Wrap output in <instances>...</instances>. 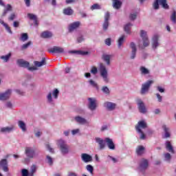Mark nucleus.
Instances as JSON below:
<instances>
[{"mask_svg":"<svg viewBox=\"0 0 176 176\" xmlns=\"http://www.w3.org/2000/svg\"><path fill=\"white\" fill-rule=\"evenodd\" d=\"M146 127H147L146 122H145V121L144 120L140 121L138 122V124L135 126V129L138 133H140V134H141L140 140H145L146 138L145 133H144V132L142 131V130H141V129H146Z\"/></svg>","mask_w":176,"mask_h":176,"instance_id":"f257e3e1","label":"nucleus"},{"mask_svg":"<svg viewBox=\"0 0 176 176\" xmlns=\"http://www.w3.org/2000/svg\"><path fill=\"white\" fill-rule=\"evenodd\" d=\"M25 153L30 159L38 157L39 155V152H36V151H35V149L32 147H26L25 149Z\"/></svg>","mask_w":176,"mask_h":176,"instance_id":"f03ea898","label":"nucleus"},{"mask_svg":"<svg viewBox=\"0 0 176 176\" xmlns=\"http://www.w3.org/2000/svg\"><path fill=\"white\" fill-rule=\"evenodd\" d=\"M100 76H102L104 82L105 83H108L109 82V78H108V70H107V67L102 63L100 65Z\"/></svg>","mask_w":176,"mask_h":176,"instance_id":"7ed1b4c3","label":"nucleus"},{"mask_svg":"<svg viewBox=\"0 0 176 176\" xmlns=\"http://www.w3.org/2000/svg\"><path fill=\"white\" fill-rule=\"evenodd\" d=\"M58 145L60 148V151L63 155H67L69 152V146L67 144V142L63 140H60L58 142Z\"/></svg>","mask_w":176,"mask_h":176,"instance_id":"20e7f679","label":"nucleus"},{"mask_svg":"<svg viewBox=\"0 0 176 176\" xmlns=\"http://www.w3.org/2000/svg\"><path fill=\"white\" fill-rule=\"evenodd\" d=\"M19 67H23V68H28L29 71H35L37 69L35 67H30V63L24 60L23 59H18L16 61Z\"/></svg>","mask_w":176,"mask_h":176,"instance_id":"39448f33","label":"nucleus"},{"mask_svg":"<svg viewBox=\"0 0 176 176\" xmlns=\"http://www.w3.org/2000/svg\"><path fill=\"white\" fill-rule=\"evenodd\" d=\"M159 3L160 5H162L164 9H168V4H167V0H155L153 5V8L155 10L159 9Z\"/></svg>","mask_w":176,"mask_h":176,"instance_id":"423d86ee","label":"nucleus"},{"mask_svg":"<svg viewBox=\"0 0 176 176\" xmlns=\"http://www.w3.org/2000/svg\"><path fill=\"white\" fill-rule=\"evenodd\" d=\"M140 36L143 41L144 47H146L149 46V40L148 39V36L146 34V32H145L144 30H141Z\"/></svg>","mask_w":176,"mask_h":176,"instance_id":"0eeeda50","label":"nucleus"},{"mask_svg":"<svg viewBox=\"0 0 176 176\" xmlns=\"http://www.w3.org/2000/svg\"><path fill=\"white\" fill-rule=\"evenodd\" d=\"M12 96V89H8L4 93H0V100L5 101L9 100Z\"/></svg>","mask_w":176,"mask_h":176,"instance_id":"6e6552de","label":"nucleus"},{"mask_svg":"<svg viewBox=\"0 0 176 176\" xmlns=\"http://www.w3.org/2000/svg\"><path fill=\"white\" fill-rule=\"evenodd\" d=\"M137 104L138 107L139 111L140 113H146V107H145V104L141 99H138L137 100Z\"/></svg>","mask_w":176,"mask_h":176,"instance_id":"1a4fd4ad","label":"nucleus"},{"mask_svg":"<svg viewBox=\"0 0 176 176\" xmlns=\"http://www.w3.org/2000/svg\"><path fill=\"white\" fill-rule=\"evenodd\" d=\"M88 100H89L88 108L91 111L96 110V108H97V100H96V98H88Z\"/></svg>","mask_w":176,"mask_h":176,"instance_id":"9d476101","label":"nucleus"},{"mask_svg":"<svg viewBox=\"0 0 176 176\" xmlns=\"http://www.w3.org/2000/svg\"><path fill=\"white\" fill-rule=\"evenodd\" d=\"M153 83V80H148L146 83L143 84L142 86V94H145L148 90H149V87H151V85Z\"/></svg>","mask_w":176,"mask_h":176,"instance_id":"9b49d317","label":"nucleus"},{"mask_svg":"<svg viewBox=\"0 0 176 176\" xmlns=\"http://www.w3.org/2000/svg\"><path fill=\"white\" fill-rule=\"evenodd\" d=\"M109 17H111L109 12H106L104 15V22L103 23V30H104V31H107L108 27H109Z\"/></svg>","mask_w":176,"mask_h":176,"instance_id":"f8f14e48","label":"nucleus"},{"mask_svg":"<svg viewBox=\"0 0 176 176\" xmlns=\"http://www.w3.org/2000/svg\"><path fill=\"white\" fill-rule=\"evenodd\" d=\"M148 166H149V162L147 161V160L142 159L140 164V171H145V170L148 168Z\"/></svg>","mask_w":176,"mask_h":176,"instance_id":"ddd939ff","label":"nucleus"},{"mask_svg":"<svg viewBox=\"0 0 176 176\" xmlns=\"http://www.w3.org/2000/svg\"><path fill=\"white\" fill-rule=\"evenodd\" d=\"M130 47H131V49H132L130 58H131V60H134V58H135V56L137 54V47H135V43H134L133 42L131 43Z\"/></svg>","mask_w":176,"mask_h":176,"instance_id":"4468645a","label":"nucleus"},{"mask_svg":"<svg viewBox=\"0 0 176 176\" xmlns=\"http://www.w3.org/2000/svg\"><path fill=\"white\" fill-rule=\"evenodd\" d=\"M80 26V21L74 22V23H71L70 25H69V32H73V31H75V30H76V28H79Z\"/></svg>","mask_w":176,"mask_h":176,"instance_id":"2eb2a0df","label":"nucleus"},{"mask_svg":"<svg viewBox=\"0 0 176 176\" xmlns=\"http://www.w3.org/2000/svg\"><path fill=\"white\" fill-rule=\"evenodd\" d=\"M104 142H106L109 149L115 150V144L113 143V141L112 139L109 138H104Z\"/></svg>","mask_w":176,"mask_h":176,"instance_id":"dca6fc26","label":"nucleus"},{"mask_svg":"<svg viewBox=\"0 0 176 176\" xmlns=\"http://www.w3.org/2000/svg\"><path fill=\"white\" fill-rule=\"evenodd\" d=\"M0 166L2 167V169L5 173L9 171V168L8 167V160L6 159L1 160L0 161Z\"/></svg>","mask_w":176,"mask_h":176,"instance_id":"f3484780","label":"nucleus"},{"mask_svg":"<svg viewBox=\"0 0 176 176\" xmlns=\"http://www.w3.org/2000/svg\"><path fill=\"white\" fill-rule=\"evenodd\" d=\"M48 52L50 53H63L64 52V48L60 47L55 46V47L48 50Z\"/></svg>","mask_w":176,"mask_h":176,"instance_id":"a211bd4d","label":"nucleus"},{"mask_svg":"<svg viewBox=\"0 0 176 176\" xmlns=\"http://www.w3.org/2000/svg\"><path fill=\"white\" fill-rule=\"evenodd\" d=\"M102 58L104 63H106L107 65H111V58H112V55L104 54L102 56Z\"/></svg>","mask_w":176,"mask_h":176,"instance_id":"6ab92c4d","label":"nucleus"},{"mask_svg":"<svg viewBox=\"0 0 176 176\" xmlns=\"http://www.w3.org/2000/svg\"><path fill=\"white\" fill-rule=\"evenodd\" d=\"M81 159L85 163H89V162H92L93 160V157H91L90 155L87 153H82L81 155Z\"/></svg>","mask_w":176,"mask_h":176,"instance_id":"aec40b11","label":"nucleus"},{"mask_svg":"<svg viewBox=\"0 0 176 176\" xmlns=\"http://www.w3.org/2000/svg\"><path fill=\"white\" fill-rule=\"evenodd\" d=\"M105 108H107L109 111H113L116 108V104L110 102H106L104 104Z\"/></svg>","mask_w":176,"mask_h":176,"instance_id":"412c9836","label":"nucleus"},{"mask_svg":"<svg viewBox=\"0 0 176 176\" xmlns=\"http://www.w3.org/2000/svg\"><path fill=\"white\" fill-rule=\"evenodd\" d=\"M157 47H159V36L155 34L153 37V49H156Z\"/></svg>","mask_w":176,"mask_h":176,"instance_id":"4be33fe9","label":"nucleus"},{"mask_svg":"<svg viewBox=\"0 0 176 176\" xmlns=\"http://www.w3.org/2000/svg\"><path fill=\"white\" fill-rule=\"evenodd\" d=\"M96 141L99 144L100 149H104L105 148V139L102 140L100 138H96Z\"/></svg>","mask_w":176,"mask_h":176,"instance_id":"5701e85b","label":"nucleus"},{"mask_svg":"<svg viewBox=\"0 0 176 176\" xmlns=\"http://www.w3.org/2000/svg\"><path fill=\"white\" fill-rule=\"evenodd\" d=\"M74 119L79 124H87V120L80 116L75 117Z\"/></svg>","mask_w":176,"mask_h":176,"instance_id":"b1692460","label":"nucleus"},{"mask_svg":"<svg viewBox=\"0 0 176 176\" xmlns=\"http://www.w3.org/2000/svg\"><path fill=\"white\" fill-rule=\"evenodd\" d=\"M122 3L120 0H113V7L114 9L119 10L122 8Z\"/></svg>","mask_w":176,"mask_h":176,"instance_id":"393cba45","label":"nucleus"},{"mask_svg":"<svg viewBox=\"0 0 176 176\" xmlns=\"http://www.w3.org/2000/svg\"><path fill=\"white\" fill-rule=\"evenodd\" d=\"M14 129V126L1 128V133H11Z\"/></svg>","mask_w":176,"mask_h":176,"instance_id":"a878e982","label":"nucleus"},{"mask_svg":"<svg viewBox=\"0 0 176 176\" xmlns=\"http://www.w3.org/2000/svg\"><path fill=\"white\" fill-rule=\"evenodd\" d=\"M136 153L138 155V156L144 155V153H145V147L143 146H138L136 148Z\"/></svg>","mask_w":176,"mask_h":176,"instance_id":"bb28decb","label":"nucleus"},{"mask_svg":"<svg viewBox=\"0 0 176 176\" xmlns=\"http://www.w3.org/2000/svg\"><path fill=\"white\" fill-rule=\"evenodd\" d=\"M166 148L168 152L174 153V148L173 147V145H171V142L170 141L166 142Z\"/></svg>","mask_w":176,"mask_h":176,"instance_id":"cd10ccee","label":"nucleus"},{"mask_svg":"<svg viewBox=\"0 0 176 176\" xmlns=\"http://www.w3.org/2000/svg\"><path fill=\"white\" fill-rule=\"evenodd\" d=\"M53 36V34L49 31H45L41 34V38H49Z\"/></svg>","mask_w":176,"mask_h":176,"instance_id":"c85d7f7f","label":"nucleus"},{"mask_svg":"<svg viewBox=\"0 0 176 176\" xmlns=\"http://www.w3.org/2000/svg\"><path fill=\"white\" fill-rule=\"evenodd\" d=\"M162 129L165 133V138H170V129L167 127L166 125L162 126Z\"/></svg>","mask_w":176,"mask_h":176,"instance_id":"c756f323","label":"nucleus"},{"mask_svg":"<svg viewBox=\"0 0 176 176\" xmlns=\"http://www.w3.org/2000/svg\"><path fill=\"white\" fill-rule=\"evenodd\" d=\"M131 27H133V24L127 23L124 27V30L126 34H131Z\"/></svg>","mask_w":176,"mask_h":176,"instance_id":"7c9ffc66","label":"nucleus"},{"mask_svg":"<svg viewBox=\"0 0 176 176\" xmlns=\"http://www.w3.org/2000/svg\"><path fill=\"white\" fill-rule=\"evenodd\" d=\"M34 65L36 67H42V65H46V59L43 58L42 61H34Z\"/></svg>","mask_w":176,"mask_h":176,"instance_id":"2f4dec72","label":"nucleus"},{"mask_svg":"<svg viewBox=\"0 0 176 176\" xmlns=\"http://www.w3.org/2000/svg\"><path fill=\"white\" fill-rule=\"evenodd\" d=\"M64 14H67V16H71L74 14V10L71 9V8L68 7L63 10Z\"/></svg>","mask_w":176,"mask_h":176,"instance_id":"473e14b6","label":"nucleus"},{"mask_svg":"<svg viewBox=\"0 0 176 176\" xmlns=\"http://www.w3.org/2000/svg\"><path fill=\"white\" fill-rule=\"evenodd\" d=\"M12 57V53L10 52L6 56H1L0 58L1 60H3L4 63H8L9 61V59Z\"/></svg>","mask_w":176,"mask_h":176,"instance_id":"72a5a7b5","label":"nucleus"},{"mask_svg":"<svg viewBox=\"0 0 176 176\" xmlns=\"http://www.w3.org/2000/svg\"><path fill=\"white\" fill-rule=\"evenodd\" d=\"M140 72L142 75H148L150 74L149 69H146L145 67H140Z\"/></svg>","mask_w":176,"mask_h":176,"instance_id":"f704fd0d","label":"nucleus"},{"mask_svg":"<svg viewBox=\"0 0 176 176\" xmlns=\"http://www.w3.org/2000/svg\"><path fill=\"white\" fill-rule=\"evenodd\" d=\"M37 168H38V167L36 166V165H32L30 168V173H29V175L34 176V174H35V173H36Z\"/></svg>","mask_w":176,"mask_h":176,"instance_id":"c9c22d12","label":"nucleus"},{"mask_svg":"<svg viewBox=\"0 0 176 176\" xmlns=\"http://www.w3.org/2000/svg\"><path fill=\"white\" fill-rule=\"evenodd\" d=\"M70 53H73L75 54H80V56H86V54H89V52L85 51H70Z\"/></svg>","mask_w":176,"mask_h":176,"instance_id":"e433bc0d","label":"nucleus"},{"mask_svg":"<svg viewBox=\"0 0 176 176\" xmlns=\"http://www.w3.org/2000/svg\"><path fill=\"white\" fill-rule=\"evenodd\" d=\"M18 124H19L20 129H21L22 131H27V128L25 126V123H24V122L20 120V121L18 122Z\"/></svg>","mask_w":176,"mask_h":176,"instance_id":"4c0bfd02","label":"nucleus"},{"mask_svg":"<svg viewBox=\"0 0 176 176\" xmlns=\"http://www.w3.org/2000/svg\"><path fill=\"white\" fill-rule=\"evenodd\" d=\"M170 21H172L173 24L176 23V11L173 10L170 15Z\"/></svg>","mask_w":176,"mask_h":176,"instance_id":"58836bf2","label":"nucleus"},{"mask_svg":"<svg viewBox=\"0 0 176 176\" xmlns=\"http://www.w3.org/2000/svg\"><path fill=\"white\" fill-rule=\"evenodd\" d=\"M0 23L1 24H2L3 25L5 26L6 30L8 31V32H9L10 34H12V30H10V27H9V25H8V24L5 23V22H3V21H2L1 19H0Z\"/></svg>","mask_w":176,"mask_h":176,"instance_id":"ea45409f","label":"nucleus"},{"mask_svg":"<svg viewBox=\"0 0 176 176\" xmlns=\"http://www.w3.org/2000/svg\"><path fill=\"white\" fill-rule=\"evenodd\" d=\"M31 45H32V42L28 41L27 43L23 44V45L21 47V50H25L26 49H28V47H30V46H31Z\"/></svg>","mask_w":176,"mask_h":176,"instance_id":"a19ab883","label":"nucleus"},{"mask_svg":"<svg viewBox=\"0 0 176 176\" xmlns=\"http://www.w3.org/2000/svg\"><path fill=\"white\" fill-rule=\"evenodd\" d=\"M20 39L21 41H22V42H25V41H28V34L27 33H22L21 34Z\"/></svg>","mask_w":176,"mask_h":176,"instance_id":"79ce46f5","label":"nucleus"},{"mask_svg":"<svg viewBox=\"0 0 176 176\" xmlns=\"http://www.w3.org/2000/svg\"><path fill=\"white\" fill-rule=\"evenodd\" d=\"M86 169L90 173V174H91V175L94 174V168L93 166L89 164L86 166Z\"/></svg>","mask_w":176,"mask_h":176,"instance_id":"37998d69","label":"nucleus"},{"mask_svg":"<svg viewBox=\"0 0 176 176\" xmlns=\"http://www.w3.org/2000/svg\"><path fill=\"white\" fill-rule=\"evenodd\" d=\"M124 43V35L122 36L119 39H118V47L120 49L122 47V45Z\"/></svg>","mask_w":176,"mask_h":176,"instance_id":"c03bdc74","label":"nucleus"},{"mask_svg":"<svg viewBox=\"0 0 176 176\" xmlns=\"http://www.w3.org/2000/svg\"><path fill=\"white\" fill-rule=\"evenodd\" d=\"M10 11H12V6H10V4H8L6 9L3 12V16H6V14H8V12Z\"/></svg>","mask_w":176,"mask_h":176,"instance_id":"a18cd8bd","label":"nucleus"},{"mask_svg":"<svg viewBox=\"0 0 176 176\" xmlns=\"http://www.w3.org/2000/svg\"><path fill=\"white\" fill-rule=\"evenodd\" d=\"M89 85H91V86H92V87H95V89L98 90V85H97L94 80H90L89 81Z\"/></svg>","mask_w":176,"mask_h":176,"instance_id":"49530a36","label":"nucleus"},{"mask_svg":"<svg viewBox=\"0 0 176 176\" xmlns=\"http://www.w3.org/2000/svg\"><path fill=\"white\" fill-rule=\"evenodd\" d=\"M101 9V6L98 3H95L92 6H91V10H100Z\"/></svg>","mask_w":176,"mask_h":176,"instance_id":"de8ad7c7","label":"nucleus"},{"mask_svg":"<svg viewBox=\"0 0 176 176\" xmlns=\"http://www.w3.org/2000/svg\"><path fill=\"white\" fill-rule=\"evenodd\" d=\"M28 17L30 19V20H34L36 23V16L34 14L29 13L28 14Z\"/></svg>","mask_w":176,"mask_h":176,"instance_id":"09e8293b","label":"nucleus"},{"mask_svg":"<svg viewBox=\"0 0 176 176\" xmlns=\"http://www.w3.org/2000/svg\"><path fill=\"white\" fill-rule=\"evenodd\" d=\"M59 93L58 89H54L52 92V96L56 99L58 98Z\"/></svg>","mask_w":176,"mask_h":176,"instance_id":"8fccbe9b","label":"nucleus"},{"mask_svg":"<svg viewBox=\"0 0 176 176\" xmlns=\"http://www.w3.org/2000/svg\"><path fill=\"white\" fill-rule=\"evenodd\" d=\"M102 91H103V93H105V94H109L110 93L109 88L107 87H103L102 88Z\"/></svg>","mask_w":176,"mask_h":176,"instance_id":"3c124183","label":"nucleus"},{"mask_svg":"<svg viewBox=\"0 0 176 176\" xmlns=\"http://www.w3.org/2000/svg\"><path fill=\"white\" fill-rule=\"evenodd\" d=\"M52 92H50L47 96L48 102H53V98H52Z\"/></svg>","mask_w":176,"mask_h":176,"instance_id":"603ef678","label":"nucleus"},{"mask_svg":"<svg viewBox=\"0 0 176 176\" xmlns=\"http://www.w3.org/2000/svg\"><path fill=\"white\" fill-rule=\"evenodd\" d=\"M22 176H28L30 175V173H28V170L27 169H22Z\"/></svg>","mask_w":176,"mask_h":176,"instance_id":"864d4df0","label":"nucleus"},{"mask_svg":"<svg viewBox=\"0 0 176 176\" xmlns=\"http://www.w3.org/2000/svg\"><path fill=\"white\" fill-rule=\"evenodd\" d=\"M47 159L48 160V163H49L50 166H52L53 165V158L49 155H47Z\"/></svg>","mask_w":176,"mask_h":176,"instance_id":"5fc2aeb1","label":"nucleus"},{"mask_svg":"<svg viewBox=\"0 0 176 176\" xmlns=\"http://www.w3.org/2000/svg\"><path fill=\"white\" fill-rule=\"evenodd\" d=\"M91 72L94 75H96L97 74V72H98V70H97V67H93L92 69H91Z\"/></svg>","mask_w":176,"mask_h":176,"instance_id":"6e6d98bb","label":"nucleus"},{"mask_svg":"<svg viewBox=\"0 0 176 176\" xmlns=\"http://www.w3.org/2000/svg\"><path fill=\"white\" fill-rule=\"evenodd\" d=\"M157 91H160V93H164V91H165L164 88H163L160 86L157 87Z\"/></svg>","mask_w":176,"mask_h":176,"instance_id":"4d7b16f0","label":"nucleus"},{"mask_svg":"<svg viewBox=\"0 0 176 176\" xmlns=\"http://www.w3.org/2000/svg\"><path fill=\"white\" fill-rule=\"evenodd\" d=\"M46 148L50 151L51 153H54V150L50 147V145L46 144Z\"/></svg>","mask_w":176,"mask_h":176,"instance_id":"13d9d810","label":"nucleus"},{"mask_svg":"<svg viewBox=\"0 0 176 176\" xmlns=\"http://www.w3.org/2000/svg\"><path fill=\"white\" fill-rule=\"evenodd\" d=\"M156 96L158 98L159 102H162V101H163V97L160 96L159 94H156Z\"/></svg>","mask_w":176,"mask_h":176,"instance_id":"bf43d9fd","label":"nucleus"},{"mask_svg":"<svg viewBox=\"0 0 176 176\" xmlns=\"http://www.w3.org/2000/svg\"><path fill=\"white\" fill-rule=\"evenodd\" d=\"M164 157L166 160H170V159H171V155H170L168 153H166L164 155Z\"/></svg>","mask_w":176,"mask_h":176,"instance_id":"052dcab7","label":"nucleus"},{"mask_svg":"<svg viewBox=\"0 0 176 176\" xmlns=\"http://www.w3.org/2000/svg\"><path fill=\"white\" fill-rule=\"evenodd\" d=\"M24 2L28 8H30V6H31V0H24Z\"/></svg>","mask_w":176,"mask_h":176,"instance_id":"680f3d73","label":"nucleus"},{"mask_svg":"<svg viewBox=\"0 0 176 176\" xmlns=\"http://www.w3.org/2000/svg\"><path fill=\"white\" fill-rule=\"evenodd\" d=\"M14 19H16V14H12L8 18V20L13 21Z\"/></svg>","mask_w":176,"mask_h":176,"instance_id":"e2e57ef3","label":"nucleus"},{"mask_svg":"<svg viewBox=\"0 0 176 176\" xmlns=\"http://www.w3.org/2000/svg\"><path fill=\"white\" fill-rule=\"evenodd\" d=\"M129 17H130V19L131 20H135V19H137V14H131Z\"/></svg>","mask_w":176,"mask_h":176,"instance_id":"0e129e2a","label":"nucleus"},{"mask_svg":"<svg viewBox=\"0 0 176 176\" xmlns=\"http://www.w3.org/2000/svg\"><path fill=\"white\" fill-rule=\"evenodd\" d=\"M79 133V129H74L72 131V135H75L76 134H78Z\"/></svg>","mask_w":176,"mask_h":176,"instance_id":"69168bd1","label":"nucleus"},{"mask_svg":"<svg viewBox=\"0 0 176 176\" xmlns=\"http://www.w3.org/2000/svg\"><path fill=\"white\" fill-rule=\"evenodd\" d=\"M105 43L107 46H111V38H107L105 40Z\"/></svg>","mask_w":176,"mask_h":176,"instance_id":"338daca9","label":"nucleus"},{"mask_svg":"<svg viewBox=\"0 0 176 176\" xmlns=\"http://www.w3.org/2000/svg\"><path fill=\"white\" fill-rule=\"evenodd\" d=\"M13 25L15 28H17L20 25V23L19 21H14Z\"/></svg>","mask_w":176,"mask_h":176,"instance_id":"774afa93","label":"nucleus"}]
</instances>
